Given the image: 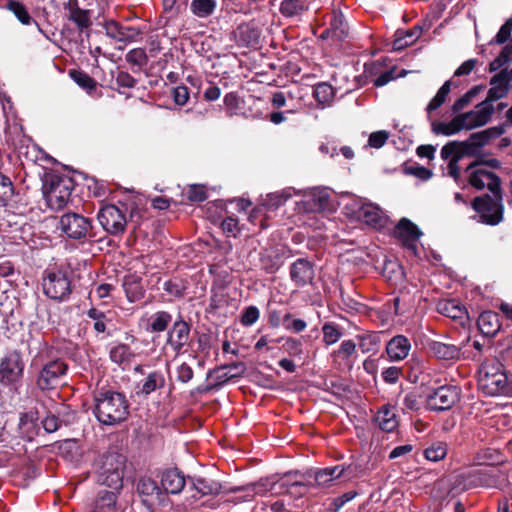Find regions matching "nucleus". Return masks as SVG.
I'll return each mask as SVG.
<instances>
[{
    "instance_id": "1",
    "label": "nucleus",
    "mask_w": 512,
    "mask_h": 512,
    "mask_svg": "<svg viewBox=\"0 0 512 512\" xmlns=\"http://www.w3.org/2000/svg\"><path fill=\"white\" fill-rule=\"evenodd\" d=\"M494 114V106L489 101H483L473 110L456 115L450 122H439L433 125L437 134L451 136L462 130H472L489 123Z\"/></svg>"
},
{
    "instance_id": "2",
    "label": "nucleus",
    "mask_w": 512,
    "mask_h": 512,
    "mask_svg": "<svg viewBox=\"0 0 512 512\" xmlns=\"http://www.w3.org/2000/svg\"><path fill=\"white\" fill-rule=\"evenodd\" d=\"M95 415L105 425H115L128 416V404L120 393L106 392L96 398Z\"/></svg>"
},
{
    "instance_id": "3",
    "label": "nucleus",
    "mask_w": 512,
    "mask_h": 512,
    "mask_svg": "<svg viewBox=\"0 0 512 512\" xmlns=\"http://www.w3.org/2000/svg\"><path fill=\"white\" fill-rule=\"evenodd\" d=\"M479 388L489 396L504 393L507 389V376L498 361L482 364L478 378Z\"/></svg>"
},
{
    "instance_id": "4",
    "label": "nucleus",
    "mask_w": 512,
    "mask_h": 512,
    "mask_svg": "<svg viewBox=\"0 0 512 512\" xmlns=\"http://www.w3.org/2000/svg\"><path fill=\"white\" fill-rule=\"evenodd\" d=\"M125 468V457L117 452L105 455L100 466V479L102 483L112 489L122 487Z\"/></svg>"
},
{
    "instance_id": "5",
    "label": "nucleus",
    "mask_w": 512,
    "mask_h": 512,
    "mask_svg": "<svg viewBox=\"0 0 512 512\" xmlns=\"http://www.w3.org/2000/svg\"><path fill=\"white\" fill-rule=\"evenodd\" d=\"M42 190L47 205L55 210L63 208L71 194L67 181L54 175L45 178Z\"/></svg>"
},
{
    "instance_id": "6",
    "label": "nucleus",
    "mask_w": 512,
    "mask_h": 512,
    "mask_svg": "<svg viewBox=\"0 0 512 512\" xmlns=\"http://www.w3.org/2000/svg\"><path fill=\"white\" fill-rule=\"evenodd\" d=\"M97 219L101 227L111 235L124 233L128 223L125 211L113 204L103 206Z\"/></svg>"
},
{
    "instance_id": "7",
    "label": "nucleus",
    "mask_w": 512,
    "mask_h": 512,
    "mask_svg": "<svg viewBox=\"0 0 512 512\" xmlns=\"http://www.w3.org/2000/svg\"><path fill=\"white\" fill-rule=\"evenodd\" d=\"M495 199L488 195L476 197L473 201V208L480 214L483 222L489 225H496L502 221L503 207L501 204V190L494 194Z\"/></svg>"
},
{
    "instance_id": "8",
    "label": "nucleus",
    "mask_w": 512,
    "mask_h": 512,
    "mask_svg": "<svg viewBox=\"0 0 512 512\" xmlns=\"http://www.w3.org/2000/svg\"><path fill=\"white\" fill-rule=\"evenodd\" d=\"M466 173L469 184L478 190L487 187L493 194H498L501 190L500 178L480 167L478 162L471 163L466 168Z\"/></svg>"
},
{
    "instance_id": "9",
    "label": "nucleus",
    "mask_w": 512,
    "mask_h": 512,
    "mask_svg": "<svg viewBox=\"0 0 512 512\" xmlns=\"http://www.w3.org/2000/svg\"><path fill=\"white\" fill-rule=\"evenodd\" d=\"M90 228V220L80 214L66 213L60 218V229L69 238H84L86 237Z\"/></svg>"
},
{
    "instance_id": "10",
    "label": "nucleus",
    "mask_w": 512,
    "mask_h": 512,
    "mask_svg": "<svg viewBox=\"0 0 512 512\" xmlns=\"http://www.w3.org/2000/svg\"><path fill=\"white\" fill-rule=\"evenodd\" d=\"M459 390L454 386H441L427 397V406L431 410L450 409L458 402Z\"/></svg>"
},
{
    "instance_id": "11",
    "label": "nucleus",
    "mask_w": 512,
    "mask_h": 512,
    "mask_svg": "<svg viewBox=\"0 0 512 512\" xmlns=\"http://www.w3.org/2000/svg\"><path fill=\"white\" fill-rule=\"evenodd\" d=\"M67 366L60 360L51 361L46 364L40 372L38 386L42 390L55 388L65 374Z\"/></svg>"
},
{
    "instance_id": "12",
    "label": "nucleus",
    "mask_w": 512,
    "mask_h": 512,
    "mask_svg": "<svg viewBox=\"0 0 512 512\" xmlns=\"http://www.w3.org/2000/svg\"><path fill=\"white\" fill-rule=\"evenodd\" d=\"M45 294L52 299H62L70 292V283L60 271L51 272L43 280Z\"/></svg>"
},
{
    "instance_id": "13",
    "label": "nucleus",
    "mask_w": 512,
    "mask_h": 512,
    "mask_svg": "<svg viewBox=\"0 0 512 512\" xmlns=\"http://www.w3.org/2000/svg\"><path fill=\"white\" fill-rule=\"evenodd\" d=\"M23 365L17 353L7 356L0 365V381L11 383L16 381L22 374Z\"/></svg>"
},
{
    "instance_id": "14",
    "label": "nucleus",
    "mask_w": 512,
    "mask_h": 512,
    "mask_svg": "<svg viewBox=\"0 0 512 512\" xmlns=\"http://www.w3.org/2000/svg\"><path fill=\"white\" fill-rule=\"evenodd\" d=\"M503 133L504 129L502 127H491L480 132L472 133L468 140L462 143H466L465 149L467 154L471 155L474 152V148L486 145L492 139L501 136Z\"/></svg>"
},
{
    "instance_id": "15",
    "label": "nucleus",
    "mask_w": 512,
    "mask_h": 512,
    "mask_svg": "<svg viewBox=\"0 0 512 512\" xmlns=\"http://www.w3.org/2000/svg\"><path fill=\"white\" fill-rule=\"evenodd\" d=\"M255 493L265 494L268 491L265 483H259L255 486ZM269 490L273 491L275 494H281L284 492L289 493L292 496H300L303 495L306 491V485L301 482H292L289 483L286 480L281 481L280 483H274Z\"/></svg>"
},
{
    "instance_id": "16",
    "label": "nucleus",
    "mask_w": 512,
    "mask_h": 512,
    "mask_svg": "<svg viewBox=\"0 0 512 512\" xmlns=\"http://www.w3.org/2000/svg\"><path fill=\"white\" fill-rule=\"evenodd\" d=\"M138 491L143 498V502L149 506L160 504L164 501L163 491L158 487L157 483L150 478L140 480Z\"/></svg>"
},
{
    "instance_id": "17",
    "label": "nucleus",
    "mask_w": 512,
    "mask_h": 512,
    "mask_svg": "<svg viewBox=\"0 0 512 512\" xmlns=\"http://www.w3.org/2000/svg\"><path fill=\"white\" fill-rule=\"evenodd\" d=\"M357 218L374 228H381L386 223V217L383 212L373 204L362 205L357 212Z\"/></svg>"
},
{
    "instance_id": "18",
    "label": "nucleus",
    "mask_w": 512,
    "mask_h": 512,
    "mask_svg": "<svg viewBox=\"0 0 512 512\" xmlns=\"http://www.w3.org/2000/svg\"><path fill=\"white\" fill-rule=\"evenodd\" d=\"M411 344L403 335L393 337L386 346V352L391 360L399 361L405 359L410 352Z\"/></svg>"
},
{
    "instance_id": "19",
    "label": "nucleus",
    "mask_w": 512,
    "mask_h": 512,
    "mask_svg": "<svg viewBox=\"0 0 512 512\" xmlns=\"http://www.w3.org/2000/svg\"><path fill=\"white\" fill-rule=\"evenodd\" d=\"M162 489L166 493L178 494L185 486L184 476L176 469L167 470L161 478Z\"/></svg>"
},
{
    "instance_id": "20",
    "label": "nucleus",
    "mask_w": 512,
    "mask_h": 512,
    "mask_svg": "<svg viewBox=\"0 0 512 512\" xmlns=\"http://www.w3.org/2000/svg\"><path fill=\"white\" fill-rule=\"evenodd\" d=\"M509 78L507 73L501 72L494 75L490 81L491 88L488 91L485 101L493 104L494 101L503 98L508 91Z\"/></svg>"
},
{
    "instance_id": "21",
    "label": "nucleus",
    "mask_w": 512,
    "mask_h": 512,
    "mask_svg": "<svg viewBox=\"0 0 512 512\" xmlns=\"http://www.w3.org/2000/svg\"><path fill=\"white\" fill-rule=\"evenodd\" d=\"M189 326L184 321L174 323L168 335V343L177 352L187 343L189 339Z\"/></svg>"
},
{
    "instance_id": "22",
    "label": "nucleus",
    "mask_w": 512,
    "mask_h": 512,
    "mask_svg": "<svg viewBox=\"0 0 512 512\" xmlns=\"http://www.w3.org/2000/svg\"><path fill=\"white\" fill-rule=\"evenodd\" d=\"M432 354L441 360H457L461 356V347L447 344L441 341H433L429 344Z\"/></svg>"
},
{
    "instance_id": "23",
    "label": "nucleus",
    "mask_w": 512,
    "mask_h": 512,
    "mask_svg": "<svg viewBox=\"0 0 512 512\" xmlns=\"http://www.w3.org/2000/svg\"><path fill=\"white\" fill-rule=\"evenodd\" d=\"M313 276V269L310 263L305 260H298L291 267L292 280L299 286L310 283Z\"/></svg>"
},
{
    "instance_id": "24",
    "label": "nucleus",
    "mask_w": 512,
    "mask_h": 512,
    "mask_svg": "<svg viewBox=\"0 0 512 512\" xmlns=\"http://www.w3.org/2000/svg\"><path fill=\"white\" fill-rule=\"evenodd\" d=\"M477 324L481 333L486 336H494L500 329L498 315L492 311H485L481 313Z\"/></svg>"
},
{
    "instance_id": "25",
    "label": "nucleus",
    "mask_w": 512,
    "mask_h": 512,
    "mask_svg": "<svg viewBox=\"0 0 512 512\" xmlns=\"http://www.w3.org/2000/svg\"><path fill=\"white\" fill-rule=\"evenodd\" d=\"M439 310L447 317L457 320L461 324H464L468 319L466 309L455 300H447L441 303Z\"/></svg>"
},
{
    "instance_id": "26",
    "label": "nucleus",
    "mask_w": 512,
    "mask_h": 512,
    "mask_svg": "<svg viewBox=\"0 0 512 512\" xmlns=\"http://www.w3.org/2000/svg\"><path fill=\"white\" fill-rule=\"evenodd\" d=\"M347 35V25L344 16L341 13L334 12L331 17L330 28L324 31L321 35L322 38L329 36L335 37L338 40L343 39Z\"/></svg>"
},
{
    "instance_id": "27",
    "label": "nucleus",
    "mask_w": 512,
    "mask_h": 512,
    "mask_svg": "<svg viewBox=\"0 0 512 512\" xmlns=\"http://www.w3.org/2000/svg\"><path fill=\"white\" fill-rule=\"evenodd\" d=\"M375 420L377 425L383 431L392 432L398 426V419L396 417V413L392 408H389L387 406L379 410Z\"/></svg>"
},
{
    "instance_id": "28",
    "label": "nucleus",
    "mask_w": 512,
    "mask_h": 512,
    "mask_svg": "<svg viewBox=\"0 0 512 512\" xmlns=\"http://www.w3.org/2000/svg\"><path fill=\"white\" fill-rule=\"evenodd\" d=\"M396 234L405 242H413L420 238L421 232L418 227L408 219H401L396 227Z\"/></svg>"
},
{
    "instance_id": "29",
    "label": "nucleus",
    "mask_w": 512,
    "mask_h": 512,
    "mask_svg": "<svg viewBox=\"0 0 512 512\" xmlns=\"http://www.w3.org/2000/svg\"><path fill=\"white\" fill-rule=\"evenodd\" d=\"M344 471V466H335L319 470L315 474L316 484L322 487L329 486L334 480L340 478Z\"/></svg>"
},
{
    "instance_id": "30",
    "label": "nucleus",
    "mask_w": 512,
    "mask_h": 512,
    "mask_svg": "<svg viewBox=\"0 0 512 512\" xmlns=\"http://www.w3.org/2000/svg\"><path fill=\"white\" fill-rule=\"evenodd\" d=\"M69 19L72 20L81 29L87 28L91 25L89 12L87 10L80 9L77 6L76 0H70L68 3Z\"/></svg>"
},
{
    "instance_id": "31",
    "label": "nucleus",
    "mask_w": 512,
    "mask_h": 512,
    "mask_svg": "<svg viewBox=\"0 0 512 512\" xmlns=\"http://www.w3.org/2000/svg\"><path fill=\"white\" fill-rule=\"evenodd\" d=\"M420 34L421 29L419 27H414L407 31H398L396 39L393 41V49L402 50L412 45L419 38Z\"/></svg>"
},
{
    "instance_id": "32",
    "label": "nucleus",
    "mask_w": 512,
    "mask_h": 512,
    "mask_svg": "<svg viewBox=\"0 0 512 512\" xmlns=\"http://www.w3.org/2000/svg\"><path fill=\"white\" fill-rule=\"evenodd\" d=\"M216 6V0H192L190 10L195 16L206 18L213 14Z\"/></svg>"
},
{
    "instance_id": "33",
    "label": "nucleus",
    "mask_w": 512,
    "mask_h": 512,
    "mask_svg": "<svg viewBox=\"0 0 512 512\" xmlns=\"http://www.w3.org/2000/svg\"><path fill=\"white\" fill-rule=\"evenodd\" d=\"M466 143L458 142V141H451L444 145L441 149V158L445 161H450V159L456 158V156H459V158H462L467 154V151L465 149Z\"/></svg>"
},
{
    "instance_id": "34",
    "label": "nucleus",
    "mask_w": 512,
    "mask_h": 512,
    "mask_svg": "<svg viewBox=\"0 0 512 512\" xmlns=\"http://www.w3.org/2000/svg\"><path fill=\"white\" fill-rule=\"evenodd\" d=\"M70 77L83 89L92 91L96 87V81L92 79L87 73L79 70H70Z\"/></svg>"
},
{
    "instance_id": "35",
    "label": "nucleus",
    "mask_w": 512,
    "mask_h": 512,
    "mask_svg": "<svg viewBox=\"0 0 512 512\" xmlns=\"http://www.w3.org/2000/svg\"><path fill=\"white\" fill-rule=\"evenodd\" d=\"M447 454V446L444 443H433L424 450V456L427 460L437 462L442 460Z\"/></svg>"
},
{
    "instance_id": "36",
    "label": "nucleus",
    "mask_w": 512,
    "mask_h": 512,
    "mask_svg": "<svg viewBox=\"0 0 512 512\" xmlns=\"http://www.w3.org/2000/svg\"><path fill=\"white\" fill-rule=\"evenodd\" d=\"M450 93V82H445L441 88L438 90L436 95L432 98V100L427 105V112L431 113L438 109L447 99L448 94Z\"/></svg>"
},
{
    "instance_id": "37",
    "label": "nucleus",
    "mask_w": 512,
    "mask_h": 512,
    "mask_svg": "<svg viewBox=\"0 0 512 512\" xmlns=\"http://www.w3.org/2000/svg\"><path fill=\"white\" fill-rule=\"evenodd\" d=\"M194 486L203 495L218 494L221 489L218 482L204 478L196 479Z\"/></svg>"
},
{
    "instance_id": "38",
    "label": "nucleus",
    "mask_w": 512,
    "mask_h": 512,
    "mask_svg": "<svg viewBox=\"0 0 512 512\" xmlns=\"http://www.w3.org/2000/svg\"><path fill=\"white\" fill-rule=\"evenodd\" d=\"M314 97L321 104L329 103L334 97L333 87L327 83H320L314 88Z\"/></svg>"
},
{
    "instance_id": "39",
    "label": "nucleus",
    "mask_w": 512,
    "mask_h": 512,
    "mask_svg": "<svg viewBox=\"0 0 512 512\" xmlns=\"http://www.w3.org/2000/svg\"><path fill=\"white\" fill-rule=\"evenodd\" d=\"M8 9L17 17V19L23 25H29L31 23L32 18L30 17L27 9L24 5L18 1H9Z\"/></svg>"
},
{
    "instance_id": "40",
    "label": "nucleus",
    "mask_w": 512,
    "mask_h": 512,
    "mask_svg": "<svg viewBox=\"0 0 512 512\" xmlns=\"http://www.w3.org/2000/svg\"><path fill=\"white\" fill-rule=\"evenodd\" d=\"M171 321V316L166 312H157L151 317L150 329L153 332L164 331Z\"/></svg>"
},
{
    "instance_id": "41",
    "label": "nucleus",
    "mask_w": 512,
    "mask_h": 512,
    "mask_svg": "<svg viewBox=\"0 0 512 512\" xmlns=\"http://www.w3.org/2000/svg\"><path fill=\"white\" fill-rule=\"evenodd\" d=\"M304 9V5L300 0H284L280 7L282 14L287 17L298 15L304 11Z\"/></svg>"
},
{
    "instance_id": "42",
    "label": "nucleus",
    "mask_w": 512,
    "mask_h": 512,
    "mask_svg": "<svg viewBox=\"0 0 512 512\" xmlns=\"http://www.w3.org/2000/svg\"><path fill=\"white\" fill-rule=\"evenodd\" d=\"M131 356L130 349L126 345L115 346L110 352L112 361L119 364L128 362Z\"/></svg>"
},
{
    "instance_id": "43",
    "label": "nucleus",
    "mask_w": 512,
    "mask_h": 512,
    "mask_svg": "<svg viewBox=\"0 0 512 512\" xmlns=\"http://www.w3.org/2000/svg\"><path fill=\"white\" fill-rule=\"evenodd\" d=\"M379 339L376 335H364L359 338V347L363 353L375 352L378 349Z\"/></svg>"
},
{
    "instance_id": "44",
    "label": "nucleus",
    "mask_w": 512,
    "mask_h": 512,
    "mask_svg": "<svg viewBox=\"0 0 512 512\" xmlns=\"http://www.w3.org/2000/svg\"><path fill=\"white\" fill-rule=\"evenodd\" d=\"M389 138V132L385 130L376 131L370 134L368 139V146L371 148L379 149L385 145Z\"/></svg>"
},
{
    "instance_id": "45",
    "label": "nucleus",
    "mask_w": 512,
    "mask_h": 512,
    "mask_svg": "<svg viewBox=\"0 0 512 512\" xmlns=\"http://www.w3.org/2000/svg\"><path fill=\"white\" fill-rule=\"evenodd\" d=\"M322 330L323 340L328 345L336 343L341 336L340 331L333 324H325Z\"/></svg>"
},
{
    "instance_id": "46",
    "label": "nucleus",
    "mask_w": 512,
    "mask_h": 512,
    "mask_svg": "<svg viewBox=\"0 0 512 512\" xmlns=\"http://www.w3.org/2000/svg\"><path fill=\"white\" fill-rule=\"evenodd\" d=\"M163 379L157 373H151L146 378L145 382L142 385L141 392L144 394H150L153 392L159 385H161Z\"/></svg>"
},
{
    "instance_id": "47",
    "label": "nucleus",
    "mask_w": 512,
    "mask_h": 512,
    "mask_svg": "<svg viewBox=\"0 0 512 512\" xmlns=\"http://www.w3.org/2000/svg\"><path fill=\"white\" fill-rule=\"evenodd\" d=\"M88 316L94 321V328L97 332L102 333L106 329V317L103 312L92 308L88 311Z\"/></svg>"
},
{
    "instance_id": "48",
    "label": "nucleus",
    "mask_w": 512,
    "mask_h": 512,
    "mask_svg": "<svg viewBox=\"0 0 512 512\" xmlns=\"http://www.w3.org/2000/svg\"><path fill=\"white\" fill-rule=\"evenodd\" d=\"M495 472L496 469L494 468H485L479 471V474L481 476L480 484L484 486H497L499 483L495 479Z\"/></svg>"
},
{
    "instance_id": "49",
    "label": "nucleus",
    "mask_w": 512,
    "mask_h": 512,
    "mask_svg": "<svg viewBox=\"0 0 512 512\" xmlns=\"http://www.w3.org/2000/svg\"><path fill=\"white\" fill-rule=\"evenodd\" d=\"M406 173L424 181L429 180L433 176V172L423 166H411L406 169Z\"/></svg>"
},
{
    "instance_id": "50",
    "label": "nucleus",
    "mask_w": 512,
    "mask_h": 512,
    "mask_svg": "<svg viewBox=\"0 0 512 512\" xmlns=\"http://www.w3.org/2000/svg\"><path fill=\"white\" fill-rule=\"evenodd\" d=\"M173 98L177 105H185L189 100V92L185 86H177L173 89Z\"/></svg>"
},
{
    "instance_id": "51",
    "label": "nucleus",
    "mask_w": 512,
    "mask_h": 512,
    "mask_svg": "<svg viewBox=\"0 0 512 512\" xmlns=\"http://www.w3.org/2000/svg\"><path fill=\"white\" fill-rule=\"evenodd\" d=\"M356 495V491H349L343 494L342 496L335 498L332 503L333 511L337 512L338 510H340L344 504L354 499Z\"/></svg>"
},
{
    "instance_id": "52",
    "label": "nucleus",
    "mask_w": 512,
    "mask_h": 512,
    "mask_svg": "<svg viewBox=\"0 0 512 512\" xmlns=\"http://www.w3.org/2000/svg\"><path fill=\"white\" fill-rule=\"evenodd\" d=\"M356 351V344L352 340L343 341L337 351L342 358H348Z\"/></svg>"
},
{
    "instance_id": "53",
    "label": "nucleus",
    "mask_w": 512,
    "mask_h": 512,
    "mask_svg": "<svg viewBox=\"0 0 512 512\" xmlns=\"http://www.w3.org/2000/svg\"><path fill=\"white\" fill-rule=\"evenodd\" d=\"M259 318V311L256 307H248L242 316V323L244 325H252L254 324Z\"/></svg>"
},
{
    "instance_id": "54",
    "label": "nucleus",
    "mask_w": 512,
    "mask_h": 512,
    "mask_svg": "<svg viewBox=\"0 0 512 512\" xmlns=\"http://www.w3.org/2000/svg\"><path fill=\"white\" fill-rule=\"evenodd\" d=\"M187 197L191 201L201 202L206 199V193L201 186H191L187 192Z\"/></svg>"
},
{
    "instance_id": "55",
    "label": "nucleus",
    "mask_w": 512,
    "mask_h": 512,
    "mask_svg": "<svg viewBox=\"0 0 512 512\" xmlns=\"http://www.w3.org/2000/svg\"><path fill=\"white\" fill-rule=\"evenodd\" d=\"M512 30V19H509L504 25L501 26L500 30L496 35V42L498 44L504 43L511 34Z\"/></svg>"
},
{
    "instance_id": "56",
    "label": "nucleus",
    "mask_w": 512,
    "mask_h": 512,
    "mask_svg": "<svg viewBox=\"0 0 512 512\" xmlns=\"http://www.w3.org/2000/svg\"><path fill=\"white\" fill-rule=\"evenodd\" d=\"M222 229L228 235L235 236L238 232V221L233 217H227L222 222Z\"/></svg>"
},
{
    "instance_id": "57",
    "label": "nucleus",
    "mask_w": 512,
    "mask_h": 512,
    "mask_svg": "<svg viewBox=\"0 0 512 512\" xmlns=\"http://www.w3.org/2000/svg\"><path fill=\"white\" fill-rule=\"evenodd\" d=\"M177 376L180 381L186 383L192 379L193 370L189 365L183 363L177 368Z\"/></svg>"
},
{
    "instance_id": "58",
    "label": "nucleus",
    "mask_w": 512,
    "mask_h": 512,
    "mask_svg": "<svg viewBox=\"0 0 512 512\" xmlns=\"http://www.w3.org/2000/svg\"><path fill=\"white\" fill-rule=\"evenodd\" d=\"M460 159L461 158H459V156H456V158L450 159V161L447 164V173L455 180H458L460 178V169L458 166V162Z\"/></svg>"
},
{
    "instance_id": "59",
    "label": "nucleus",
    "mask_w": 512,
    "mask_h": 512,
    "mask_svg": "<svg viewBox=\"0 0 512 512\" xmlns=\"http://www.w3.org/2000/svg\"><path fill=\"white\" fill-rule=\"evenodd\" d=\"M12 194V187L9 178L0 174V197L6 198Z\"/></svg>"
},
{
    "instance_id": "60",
    "label": "nucleus",
    "mask_w": 512,
    "mask_h": 512,
    "mask_svg": "<svg viewBox=\"0 0 512 512\" xmlns=\"http://www.w3.org/2000/svg\"><path fill=\"white\" fill-rule=\"evenodd\" d=\"M476 61L474 59H469L461 64L459 68L456 69L454 75L455 76H463L468 75L475 67Z\"/></svg>"
},
{
    "instance_id": "61",
    "label": "nucleus",
    "mask_w": 512,
    "mask_h": 512,
    "mask_svg": "<svg viewBox=\"0 0 512 512\" xmlns=\"http://www.w3.org/2000/svg\"><path fill=\"white\" fill-rule=\"evenodd\" d=\"M43 427L47 432H50V433L56 431L59 427L58 418L54 415H48L43 420Z\"/></svg>"
},
{
    "instance_id": "62",
    "label": "nucleus",
    "mask_w": 512,
    "mask_h": 512,
    "mask_svg": "<svg viewBox=\"0 0 512 512\" xmlns=\"http://www.w3.org/2000/svg\"><path fill=\"white\" fill-rule=\"evenodd\" d=\"M413 450V446L410 444L395 447L389 455L390 459H395L410 453Z\"/></svg>"
},
{
    "instance_id": "63",
    "label": "nucleus",
    "mask_w": 512,
    "mask_h": 512,
    "mask_svg": "<svg viewBox=\"0 0 512 512\" xmlns=\"http://www.w3.org/2000/svg\"><path fill=\"white\" fill-rule=\"evenodd\" d=\"M399 375L400 369L397 367H389L382 373L383 379L389 383L396 382Z\"/></svg>"
},
{
    "instance_id": "64",
    "label": "nucleus",
    "mask_w": 512,
    "mask_h": 512,
    "mask_svg": "<svg viewBox=\"0 0 512 512\" xmlns=\"http://www.w3.org/2000/svg\"><path fill=\"white\" fill-rule=\"evenodd\" d=\"M436 148L432 145H421L417 148V155L422 158L433 159Z\"/></svg>"
}]
</instances>
